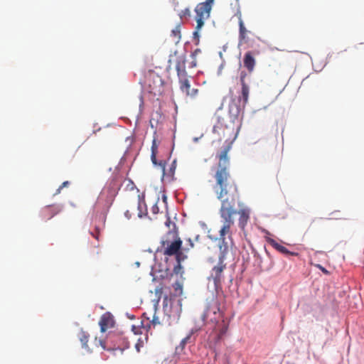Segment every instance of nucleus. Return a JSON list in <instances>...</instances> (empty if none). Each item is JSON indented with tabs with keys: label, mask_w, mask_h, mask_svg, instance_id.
Returning a JSON list of instances; mask_svg holds the SVG:
<instances>
[{
	"label": "nucleus",
	"mask_w": 364,
	"mask_h": 364,
	"mask_svg": "<svg viewBox=\"0 0 364 364\" xmlns=\"http://www.w3.org/2000/svg\"><path fill=\"white\" fill-rule=\"evenodd\" d=\"M230 146H226L218 156V164L214 173L215 183L213 190L220 201L219 210L222 226L219 230V248L220 252H228L227 237L232 239L234 216L237 214L236 200L239 198L237 186L231 176L230 159L228 156Z\"/></svg>",
	"instance_id": "obj_1"
},
{
	"label": "nucleus",
	"mask_w": 364,
	"mask_h": 364,
	"mask_svg": "<svg viewBox=\"0 0 364 364\" xmlns=\"http://www.w3.org/2000/svg\"><path fill=\"white\" fill-rule=\"evenodd\" d=\"M214 0H205V2H201L197 4L196 12V27L193 35L198 38V31L203 26L205 21L210 17V11L213 4Z\"/></svg>",
	"instance_id": "obj_2"
},
{
	"label": "nucleus",
	"mask_w": 364,
	"mask_h": 364,
	"mask_svg": "<svg viewBox=\"0 0 364 364\" xmlns=\"http://www.w3.org/2000/svg\"><path fill=\"white\" fill-rule=\"evenodd\" d=\"M220 306V301L217 299H213L208 303L205 312L202 316V319L205 323H218L223 316V312Z\"/></svg>",
	"instance_id": "obj_3"
},
{
	"label": "nucleus",
	"mask_w": 364,
	"mask_h": 364,
	"mask_svg": "<svg viewBox=\"0 0 364 364\" xmlns=\"http://www.w3.org/2000/svg\"><path fill=\"white\" fill-rule=\"evenodd\" d=\"M99 344L106 350L119 351L122 353L124 350L129 348V344L119 335H109L107 341L99 340Z\"/></svg>",
	"instance_id": "obj_4"
},
{
	"label": "nucleus",
	"mask_w": 364,
	"mask_h": 364,
	"mask_svg": "<svg viewBox=\"0 0 364 364\" xmlns=\"http://www.w3.org/2000/svg\"><path fill=\"white\" fill-rule=\"evenodd\" d=\"M162 246L164 247V255H174L177 262L183 261L186 258V256L182 251V240L180 237L176 238L172 242L168 240L163 241Z\"/></svg>",
	"instance_id": "obj_5"
},
{
	"label": "nucleus",
	"mask_w": 364,
	"mask_h": 364,
	"mask_svg": "<svg viewBox=\"0 0 364 364\" xmlns=\"http://www.w3.org/2000/svg\"><path fill=\"white\" fill-rule=\"evenodd\" d=\"M226 253L227 252H220L218 263L213 268L211 272L210 276L213 279L215 287L220 286L222 281L223 280V272L226 267V264H224Z\"/></svg>",
	"instance_id": "obj_6"
},
{
	"label": "nucleus",
	"mask_w": 364,
	"mask_h": 364,
	"mask_svg": "<svg viewBox=\"0 0 364 364\" xmlns=\"http://www.w3.org/2000/svg\"><path fill=\"white\" fill-rule=\"evenodd\" d=\"M149 92L154 95H159L163 92L164 83L162 79L156 75H151L148 79Z\"/></svg>",
	"instance_id": "obj_7"
},
{
	"label": "nucleus",
	"mask_w": 364,
	"mask_h": 364,
	"mask_svg": "<svg viewBox=\"0 0 364 364\" xmlns=\"http://www.w3.org/2000/svg\"><path fill=\"white\" fill-rule=\"evenodd\" d=\"M247 77V73L245 71H241L240 75V81L242 86L241 90V97L239 100V102L240 100H242L243 106L245 107L246 104L248 102L249 99V93H250V88L249 86L246 82V77Z\"/></svg>",
	"instance_id": "obj_8"
},
{
	"label": "nucleus",
	"mask_w": 364,
	"mask_h": 364,
	"mask_svg": "<svg viewBox=\"0 0 364 364\" xmlns=\"http://www.w3.org/2000/svg\"><path fill=\"white\" fill-rule=\"evenodd\" d=\"M114 319L109 312H106L100 317L99 325L101 332H105L107 329L114 326Z\"/></svg>",
	"instance_id": "obj_9"
},
{
	"label": "nucleus",
	"mask_w": 364,
	"mask_h": 364,
	"mask_svg": "<svg viewBox=\"0 0 364 364\" xmlns=\"http://www.w3.org/2000/svg\"><path fill=\"white\" fill-rule=\"evenodd\" d=\"M243 64L249 73H252L254 71L256 65V60L252 51H248L245 54Z\"/></svg>",
	"instance_id": "obj_10"
},
{
	"label": "nucleus",
	"mask_w": 364,
	"mask_h": 364,
	"mask_svg": "<svg viewBox=\"0 0 364 364\" xmlns=\"http://www.w3.org/2000/svg\"><path fill=\"white\" fill-rule=\"evenodd\" d=\"M237 214L240 216L238 225L240 228L244 229L250 220V210L247 208H242L237 210Z\"/></svg>",
	"instance_id": "obj_11"
},
{
	"label": "nucleus",
	"mask_w": 364,
	"mask_h": 364,
	"mask_svg": "<svg viewBox=\"0 0 364 364\" xmlns=\"http://www.w3.org/2000/svg\"><path fill=\"white\" fill-rule=\"evenodd\" d=\"M60 212V209L54 206H46L41 211V216L44 220H50Z\"/></svg>",
	"instance_id": "obj_12"
},
{
	"label": "nucleus",
	"mask_w": 364,
	"mask_h": 364,
	"mask_svg": "<svg viewBox=\"0 0 364 364\" xmlns=\"http://www.w3.org/2000/svg\"><path fill=\"white\" fill-rule=\"evenodd\" d=\"M249 31L245 28L241 17L239 18V43L242 45L247 42V33Z\"/></svg>",
	"instance_id": "obj_13"
},
{
	"label": "nucleus",
	"mask_w": 364,
	"mask_h": 364,
	"mask_svg": "<svg viewBox=\"0 0 364 364\" xmlns=\"http://www.w3.org/2000/svg\"><path fill=\"white\" fill-rule=\"evenodd\" d=\"M185 64L186 60L184 57L180 58L176 63V70L177 71L178 78L187 76Z\"/></svg>",
	"instance_id": "obj_14"
},
{
	"label": "nucleus",
	"mask_w": 364,
	"mask_h": 364,
	"mask_svg": "<svg viewBox=\"0 0 364 364\" xmlns=\"http://www.w3.org/2000/svg\"><path fill=\"white\" fill-rule=\"evenodd\" d=\"M228 329V323H227L224 320H222L221 323L219 324V328L217 332L216 340L215 342H219L223 337L226 334Z\"/></svg>",
	"instance_id": "obj_15"
},
{
	"label": "nucleus",
	"mask_w": 364,
	"mask_h": 364,
	"mask_svg": "<svg viewBox=\"0 0 364 364\" xmlns=\"http://www.w3.org/2000/svg\"><path fill=\"white\" fill-rule=\"evenodd\" d=\"M267 242L269 244H270L272 247H274L276 250H277L279 252L286 254V255H294L293 252H290L285 247L279 245L274 240L268 238Z\"/></svg>",
	"instance_id": "obj_16"
},
{
	"label": "nucleus",
	"mask_w": 364,
	"mask_h": 364,
	"mask_svg": "<svg viewBox=\"0 0 364 364\" xmlns=\"http://www.w3.org/2000/svg\"><path fill=\"white\" fill-rule=\"evenodd\" d=\"M180 89L186 95L191 90V85L187 76L179 78Z\"/></svg>",
	"instance_id": "obj_17"
},
{
	"label": "nucleus",
	"mask_w": 364,
	"mask_h": 364,
	"mask_svg": "<svg viewBox=\"0 0 364 364\" xmlns=\"http://www.w3.org/2000/svg\"><path fill=\"white\" fill-rule=\"evenodd\" d=\"M240 110H241V108H240V105H237L235 100H232L230 105H229V112L230 113L235 116V117H237L238 116V114H240Z\"/></svg>",
	"instance_id": "obj_18"
},
{
	"label": "nucleus",
	"mask_w": 364,
	"mask_h": 364,
	"mask_svg": "<svg viewBox=\"0 0 364 364\" xmlns=\"http://www.w3.org/2000/svg\"><path fill=\"white\" fill-rule=\"evenodd\" d=\"M159 165L162 167L164 175L167 174L169 176H173L174 175L175 170H176V162L175 160L172 162V164H171V166L169 168L168 173H166V171H165V164L164 163L161 161L159 163Z\"/></svg>",
	"instance_id": "obj_19"
},
{
	"label": "nucleus",
	"mask_w": 364,
	"mask_h": 364,
	"mask_svg": "<svg viewBox=\"0 0 364 364\" xmlns=\"http://www.w3.org/2000/svg\"><path fill=\"white\" fill-rule=\"evenodd\" d=\"M171 36L176 43H178L181 40V25H177L172 31H171Z\"/></svg>",
	"instance_id": "obj_20"
},
{
	"label": "nucleus",
	"mask_w": 364,
	"mask_h": 364,
	"mask_svg": "<svg viewBox=\"0 0 364 364\" xmlns=\"http://www.w3.org/2000/svg\"><path fill=\"white\" fill-rule=\"evenodd\" d=\"M137 208L139 210L138 216L142 218L146 215V205L144 201H141L139 198L138 200Z\"/></svg>",
	"instance_id": "obj_21"
},
{
	"label": "nucleus",
	"mask_w": 364,
	"mask_h": 364,
	"mask_svg": "<svg viewBox=\"0 0 364 364\" xmlns=\"http://www.w3.org/2000/svg\"><path fill=\"white\" fill-rule=\"evenodd\" d=\"M79 339L82 343V347L87 348V342L89 340V335L85 331H81L79 336Z\"/></svg>",
	"instance_id": "obj_22"
},
{
	"label": "nucleus",
	"mask_w": 364,
	"mask_h": 364,
	"mask_svg": "<svg viewBox=\"0 0 364 364\" xmlns=\"http://www.w3.org/2000/svg\"><path fill=\"white\" fill-rule=\"evenodd\" d=\"M191 335L187 336L186 338H183L180 343V344L176 347V350L177 352L182 351L185 346L186 345L187 342L190 340Z\"/></svg>",
	"instance_id": "obj_23"
},
{
	"label": "nucleus",
	"mask_w": 364,
	"mask_h": 364,
	"mask_svg": "<svg viewBox=\"0 0 364 364\" xmlns=\"http://www.w3.org/2000/svg\"><path fill=\"white\" fill-rule=\"evenodd\" d=\"M182 261H180V262H177V264L176 265L174 266L173 267V272L176 274H181L182 273V266L181 264V262Z\"/></svg>",
	"instance_id": "obj_24"
},
{
	"label": "nucleus",
	"mask_w": 364,
	"mask_h": 364,
	"mask_svg": "<svg viewBox=\"0 0 364 364\" xmlns=\"http://www.w3.org/2000/svg\"><path fill=\"white\" fill-rule=\"evenodd\" d=\"M179 16L181 18H185V17H187V16H191V11L189 10V9H185L183 10H182L180 13H179Z\"/></svg>",
	"instance_id": "obj_25"
},
{
	"label": "nucleus",
	"mask_w": 364,
	"mask_h": 364,
	"mask_svg": "<svg viewBox=\"0 0 364 364\" xmlns=\"http://www.w3.org/2000/svg\"><path fill=\"white\" fill-rule=\"evenodd\" d=\"M198 89L193 88V89H191V90L188 92L186 95L189 96L191 97H194L198 95Z\"/></svg>",
	"instance_id": "obj_26"
},
{
	"label": "nucleus",
	"mask_w": 364,
	"mask_h": 364,
	"mask_svg": "<svg viewBox=\"0 0 364 364\" xmlns=\"http://www.w3.org/2000/svg\"><path fill=\"white\" fill-rule=\"evenodd\" d=\"M70 185V182L66 181H64L60 186L59 188L56 190V192L55 194H59L61 191V190L65 188V187H68V186Z\"/></svg>",
	"instance_id": "obj_27"
},
{
	"label": "nucleus",
	"mask_w": 364,
	"mask_h": 364,
	"mask_svg": "<svg viewBox=\"0 0 364 364\" xmlns=\"http://www.w3.org/2000/svg\"><path fill=\"white\" fill-rule=\"evenodd\" d=\"M151 152H158V144L156 142V139L155 137L152 141Z\"/></svg>",
	"instance_id": "obj_28"
},
{
	"label": "nucleus",
	"mask_w": 364,
	"mask_h": 364,
	"mask_svg": "<svg viewBox=\"0 0 364 364\" xmlns=\"http://www.w3.org/2000/svg\"><path fill=\"white\" fill-rule=\"evenodd\" d=\"M223 128V126L220 123H218L217 124L214 125L213 128V132L215 134H219V131Z\"/></svg>",
	"instance_id": "obj_29"
},
{
	"label": "nucleus",
	"mask_w": 364,
	"mask_h": 364,
	"mask_svg": "<svg viewBox=\"0 0 364 364\" xmlns=\"http://www.w3.org/2000/svg\"><path fill=\"white\" fill-rule=\"evenodd\" d=\"M174 289L175 291L178 292L179 294L182 293V286L178 282L175 283Z\"/></svg>",
	"instance_id": "obj_30"
},
{
	"label": "nucleus",
	"mask_w": 364,
	"mask_h": 364,
	"mask_svg": "<svg viewBox=\"0 0 364 364\" xmlns=\"http://www.w3.org/2000/svg\"><path fill=\"white\" fill-rule=\"evenodd\" d=\"M158 152H151V159L154 164H157L156 156Z\"/></svg>",
	"instance_id": "obj_31"
},
{
	"label": "nucleus",
	"mask_w": 364,
	"mask_h": 364,
	"mask_svg": "<svg viewBox=\"0 0 364 364\" xmlns=\"http://www.w3.org/2000/svg\"><path fill=\"white\" fill-rule=\"evenodd\" d=\"M191 58H192L193 60L191 63V67L195 68L197 65L196 57H191Z\"/></svg>",
	"instance_id": "obj_32"
},
{
	"label": "nucleus",
	"mask_w": 364,
	"mask_h": 364,
	"mask_svg": "<svg viewBox=\"0 0 364 364\" xmlns=\"http://www.w3.org/2000/svg\"><path fill=\"white\" fill-rule=\"evenodd\" d=\"M151 323L154 326H156V324H159L160 322L159 321V318L158 317H156L155 316H154L152 321H151Z\"/></svg>",
	"instance_id": "obj_33"
},
{
	"label": "nucleus",
	"mask_w": 364,
	"mask_h": 364,
	"mask_svg": "<svg viewBox=\"0 0 364 364\" xmlns=\"http://www.w3.org/2000/svg\"><path fill=\"white\" fill-rule=\"evenodd\" d=\"M200 52V49H196L194 52L191 53V57H196V55Z\"/></svg>",
	"instance_id": "obj_34"
},
{
	"label": "nucleus",
	"mask_w": 364,
	"mask_h": 364,
	"mask_svg": "<svg viewBox=\"0 0 364 364\" xmlns=\"http://www.w3.org/2000/svg\"><path fill=\"white\" fill-rule=\"evenodd\" d=\"M162 291H163V288H162L161 287H157V288L155 289L156 294H161V293H162Z\"/></svg>",
	"instance_id": "obj_35"
},
{
	"label": "nucleus",
	"mask_w": 364,
	"mask_h": 364,
	"mask_svg": "<svg viewBox=\"0 0 364 364\" xmlns=\"http://www.w3.org/2000/svg\"><path fill=\"white\" fill-rule=\"evenodd\" d=\"M188 242H189V243H190V247H193V242L191 241V239H189V240H188Z\"/></svg>",
	"instance_id": "obj_36"
},
{
	"label": "nucleus",
	"mask_w": 364,
	"mask_h": 364,
	"mask_svg": "<svg viewBox=\"0 0 364 364\" xmlns=\"http://www.w3.org/2000/svg\"><path fill=\"white\" fill-rule=\"evenodd\" d=\"M320 267V269L325 273H327V270H326L323 267H321V266Z\"/></svg>",
	"instance_id": "obj_37"
},
{
	"label": "nucleus",
	"mask_w": 364,
	"mask_h": 364,
	"mask_svg": "<svg viewBox=\"0 0 364 364\" xmlns=\"http://www.w3.org/2000/svg\"><path fill=\"white\" fill-rule=\"evenodd\" d=\"M169 223H170V221H169V219H168V220H167V222H166V225H167V226H169Z\"/></svg>",
	"instance_id": "obj_38"
},
{
	"label": "nucleus",
	"mask_w": 364,
	"mask_h": 364,
	"mask_svg": "<svg viewBox=\"0 0 364 364\" xmlns=\"http://www.w3.org/2000/svg\"><path fill=\"white\" fill-rule=\"evenodd\" d=\"M125 215H126V216H127V217H128V215H129V211H127V212H126V213H125Z\"/></svg>",
	"instance_id": "obj_39"
}]
</instances>
